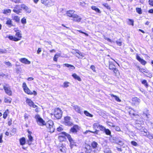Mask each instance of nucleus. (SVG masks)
Returning <instances> with one entry per match:
<instances>
[{
    "instance_id": "nucleus-50",
    "label": "nucleus",
    "mask_w": 153,
    "mask_h": 153,
    "mask_svg": "<svg viewBox=\"0 0 153 153\" xmlns=\"http://www.w3.org/2000/svg\"><path fill=\"white\" fill-rule=\"evenodd\" d=\"M22 87L23 88V89L27 87L26 85V84L25 82H24L23 83L22 85Z\"/></svg>"
},
{
    "instance_id": "nucleus-14",
    "label": "nucleus",
    "mask_w": 153,
    "mask_h": 153,
    "mask_svg": "<svg viewBox=\"0 0 153 153\" xmlns=\"http://www.w3.org/2000/svg\"><path fill=\"white\" fill-rule=\"evenodd\" d=\"M133 103L135 105H138L140 102V100L137 97H134L132 98Z\"/></svg>"
},
{
    "instance_id": "nucleus-13",
    "label": "nucleus",
    "mask_w": 153,
    "mask_h": 153,
    "mask_svg": "<svg viewBox=\"0 0 153 153\" xmlns=\"http://www.w3.org/2000/svg\"><path fill=\"white\" fill-rule=\"evenodd\" d=\"M19 60L22 63L25 64H30V61L25 58H21Z\"/></svg>"
},
{
    "instance_id": "nucleus-10",
    "label": "nucleus",
    "mask_w": 153,
    "mask_h": 153,
    "mask_svg": "<svg viewBox=\"0 0 153 153\" xmlns=\"http://www.w3.org/2000/svg\"><path fill=\"white\" fill-rule=\"evenodd\" d=\"M75 11L73 10H68L66 12L67 16L69 17L73 18L75 15L76 14L75 13Z\"/></svg>"
},
{
    "instance_id": "nucleus-12",
    "label": "nucleus",
    "mask_w": 153,
    "mask_h": 153,
    "mask_svg": "<svg viewBox=\"0 0 153 153\" xmlns=\"http://www.w3.org/2000/svg\"><path fill=\"white\" fill-rule=\"evenodd\" d=\"M116 141L117 143L121 146H123L124 145L125 142L123 139L120 138H117Z\"/></svg>"
},
{
    "instance_id": "nucleus-17",
    "label": "nucleus",
    "mask_w": 153,
    "mask_h": 153,
    "mask_svg": "<svg viewBox=\"0 0 153 153\" xmlns=\"http://www.w3.org/2000/svg\"><path fill=\"white\" fill-rule=\"evenodd\" d=\"M144 133H146V134H143V135L145 136H147V137L149 139L151 140L153 139V136L152 134H150L149 132H144Z\"/></svg>"
},
{
    "instance_id": "nucleus-2",
    "label": "nucleus",
    "mask_w": 153,
    "mask_h": 153,
    "mask_svg": "<svg viewBox=\"0 0 153 153\" xmlns=\"http://www.w3.org/2000/svg\"><path fill=\"white\" fill-rule=\"evenodd\" d=\"M13 30L16 33L15 35L17 38L13 36H10V40L15 41L20 40L22 37V34L20 33L21 31L19 30L18 28H14Z\"/></svg>"
},
{
    "instance_id": "nucleus-64",
    "label": "nucleus",
    "mask_w": 153,
    "mask_h": 153,
    "mask_svg": "<svg viewBox=\"0 0 153 153\" xmlns=\"http://www.w3.org/2000/svg\"><path fill=\"white\" fill-rule=\"evenodd\" d=\"M62 130V128L61 127H59L57 128V130L58 131H60Z\"/></svg>"
},
{
    "instance_id": "nucleus-3",
    "label": "nucleus",
    "mask_w": 153,
    "mask_h": 153,
    "mask_svg": "<svg viewBox=\"0 0 153 153\" xmlns=\"http://www.w3.org/2000/svg\"><path fill=\"white\" fill-rule=\"evenodd\" d=\"M54 116L57 119H60L62 116V112L59 108H56L54 109Z\"/></svg>"
},
{
    "instance_id": "nucleus-59",
    "label": "nucleus",
    "mask_w": 153,
    "mask_h": 153,
    "mask_svg": "<svg viewBox=\"0 0 153 153\" xmlns=\"http://www.w3.org/2000/svg\"><path fill=\"white\" fill-rule=\"evenodd\" d=\"M33 79V78L32 77H29L27 79L28 81H31Z\"/></svg>"
},
{
    "instance_id": "nucleus-60",
    "label": "nucleus",
    "mask_w": 153,
    "mask_h": 153,
    "mask_svg": "<svg viewBox=\"0 0 153 153\" xmlns=\"http://www.w3.org/2000/svg\"><path fill=\"white\" fill-rule=\"evenodd\" d=\"M2 135H1L0 136V143H2Z\"/></svg>"
},
{
    "instance_id": "nucleus-11",
    "label": "nucleus",
    "mask_w": 153,
    "mask_h": 153,
    "mask_svg": "<svg viewBox=\"0 0 153 153\" xmlns=\"http://www.w3.org/2000/svg\"><path fill=\"white\" fill-rule=\"evenodd\" d=\"M79 130V127L78 125H74L71 128L70 130V131L73 133H76Z\"/></svg>"
},
{
    "instance_id": "nucleus-20",
    "label": "nucleus",
    "mask_w": 153,
    "mask_h": 153,
    "mask_svg": "<svg viewBox=\"0 0 153 153\" xmlns=\"http://www.w3.org/2000/svg\"><path fill=\"white\" fill-rule=\"evenodd\" d=\"M109 68L110 69L113 70V69H114V68H115L116 66L113 64L112 62H109Z\"/></svg>"
},
{
    "instance_id": "nucleus-38",
    "label": "nucleus",
    "mask_w": 153,
    "mask_h": 153,
    "mask_svg": "<svg viewBox=\"0 0 153 153\" xmlns=\"http://www.w3.org/2000/svg\"><path fill=\"white\" fill-rule=\"evenodd\" d=\"M112 127L113 128H115V130L117 131H120V129L119 126L113 125Z\"/></svg>"
},
{
    "instance_id": "nucleus-54",
    "label": "nucleus",
    "mask_w": 153,
    "mask_h": 153,
    "mask_svg": "<svg viewBox=\"0 0 153 153\" xmlns=\"http://www.w3.org/2000/svg\"><path fill=\"white\" fill-rule=\"evenodd\" d=\"M116 42L118 45L121 46L122 45V42L119 41H116Z\"/></svg>"
},
{
    "instance_id": "nucleus-36",
    "label": "nucleus",
    "mask_w": 153,
    "mask_h": 153,
    "mask_svg": "<svg viewBox=\"0 0 153 153\" xmlns=\"http://www.w3.org/2000/svg\"><path fill=\"white\" fill-rule=\"evenodd\" d=\"M65 124L66 126H71L73 125V123L70 121L65 123Z\"/></svg>"
},
{
    "instance_id": "nucleus-33",
    "label": "nucleus",
    "mask_w": 153,
    "mask_h": 153,
    "mask_svg": "<svg viewBox=\"0 0 153 153\" xmlns=\"http://www.w3.org/2000/svg\"><path fill=\"white\" fill-rule=\"evenodd\" d=\"M4 89L6 92V93L7 94L10 93V90L8 89V88L6 86H4Z\"/></svg>"
},
{
    "instance_id": "nucleus-4",
    "label": "nucleus",
    "mask_w": 153,
    "mask_h": 153,
    "mask_svg": "<svg viewBox=\"0 0 153 153\" xmlns=\"http://www.w3.org/2000/svg\"><path fill=\"white\" fill-rule=\"evenodd\" d=\"M65 136H66L68 140L70 143V146L71 148L74 146H75V143L73 140L71 136L69 134L65 132L63 133Z\"/></svg>"
},
{
    "instance_id": "nucleus-21",
    "label": "nucleus",
    "mask_w": 153,
    "mask_h": 153,
    "mask_svg": "<svg viewBox=\"0 0 153 153\" xmlns=\"http://www.w3.org/2000/svg\"><path fill=\"white\" fill-rule=\"evenodd\" d=\"M64 65L65 66L69 68L70 69L74 70L75 68V67L73 65L68 64H65Z\"/></svg>"
},
{
    "instance_id": "nucleus-5",
    "label": "nucleus",
    "mask_w": 153,
    "mask_h": 153,
    "mask_svg": "<svg viewBox=\"0 0 153 153\" xmlns=\"http://www.w3.org/2000/svg\"><path fill=\"white\" fill-rule=\"evenodd\" d=\"M42 3L48 6H51L53 5V2L51 0H41Z\"/></svg>"
},
{
    "instance_id": "nucleus-7",
    "label": "nucleus",
    "mask_w": 153,
    "mask_h": 153,
    "mask_svg": "<svg viewBox=\"0 0 153 153\" xmlns=\"http://www.w3.org/2000/svg\"><path fill=\"white\" fill-rule=\"evenodd\" d=\"M21 7L27 13H30L31 12V10L24 4H22L21 5Z\"/></svg>"
},
{
    "instance_id": "nucleus-58",
    "label": "nucleus",
    "mask_w": 153,
    "mask_h": 153,
    "mask_svg": "<svg viewBox=\"0 0 153 153\" xmlns=\"http://www.w3.org/2000/svg\"><path fill=\"white\" fill-rule=\"evenodd\" d=\"M4 101L5 102H9V99H8L5 98L4 100Z\"/></svg>"
},
{
    "instance_id": "nucleus-34",
    "label": "nucleus",
    "mask_w": 153,
    "mask_h": 153,
    "mask_svg": "<svg viewBox=\"0 0 153 153\" xmlns=\"http://www.w3.org/2000/svg\"><path fill=\"white\" fill-rule=\"evenodd\" d=\"M100 125V124L98 123H94L93 125V128L94 129H95L96 128H98L99 127Z\"/></svg>"
},
{
    "instance_id": "nucleus-56",
    "label": "nucleus",
    "mask_w": 153,
    "mask_h": 153,
    "mask_svg": "<svg viewBox=\"0 0 153 153\" xmlns=\"http://www.w3.org/2000/svg\"><path fill=\"white\" fill-rule=\"evenodd\" d=\"M113 71L115 74H117L118 71V70L117 68H116L114 69H113Z\"/></svg>"
},
{
    "instance_id": "nucleus-16",
    "label": "nucleus",
    "mask_w": 153,
    "mask_h": 153,
    "mask_svg": "<svg viewBox=\"0 0 153 153\" xmlns=\"http://www.w3.org/2000/svg\"><path fill=\"white\" fill-rule=\"evenodd\" d=\"M28 139L27 143L29 145H30L33 140V137L30 134H28Z\"/></svg>"
},
{
    "instance_id": "nucleus-47",
    "label": "nucleus",
    "mask_w": 153,
    "mask_h": 153,
    "mask_svg": "<svg viewBox=\"0 0 153 153\" xmlns=\"http://www.w3.org/2000/svg\"><path fill=\"white\" fill-rule=\"evenodd\" d=\"M103 5L108 9L109 10L110 9V6H109L107 4H103Z\"/></svg>"
},
{
    "instance_id": "nucleus-8",
    "label": "nucleus",
    "mask_w": 153,
    "mask_h": 153,
    "mask_svg": "<svg viewBox=\"0 0 153 153\" xmlns=\"http://www.w3.org/2000/svg\"><path fill=\"white\" fill-rule=\"evenodd\" d=\"M76 52H74V54L78 57L79 58H82V57H84V55L83 53L80 52L79 50H75Z\"/></svg>"
},
{
    "instance_id": "nucleus-62",
    "label": "nucleus",
    "mask_w": 153,
    "mask_h": 153,
    "mask_svg": "<svg viewBox=\"0 0 153 153\" xmlns=\"http://www.w3.org/2000/svg\"><path fill=\"white\" fill-rule=\"evenodd\" d=\"M4 52H5L3 50L1 49H0V53H3Z\"/></svg>"
},
{
    "instance_id": "nucleus-61",
    "label": "nucleus",
    "mask_w": 153,
    "mask_h": 153,
    "mask_svg": "<svg viewBox=\"0 0 153 153\" xmlns=\"http://www.w3.org/2000/svg\"><path fill=\"white\" fill-rule=\"evenodd\" d=\"M12 1L16 3H19V0H12Z\"/></svg>"
},
{
    "instance_id": "nucleus-27",
    "label": "nucleus",
    "mask_w": 153,
    "mask_h": 153,
    "mask_svg": "<svg viewBox=\"0 0 153 153\" xmlns=\"http://www.w3.org/2000/svg\"><path fill=\"white\" fill-rule=\"evenodd\" d=\"M13 19L15 20L16 22H19L20 21L19 18L16 16H12Z\"/></svg>"
},
{
    "instance_id": "nucleus-46",
    "label": "nucleus",
    "mask_w": 153,
    "mask_h": 153,
    "mask_svg": "<svg viewBox=\"0 0 153 153\" xmlns=\"http://www.w3.org/2000/svg\"><path fill=\"white\" fill-rule=\"evenodd\" d=\"M21 22L23 24H25L26 23V19L25 18H23L21 20Z\"/></svg>"
},
{
    "instance_id": "nucleus-45",
    "label": "nucleus",
    "mask_w": 153,
    "mask_h": 153,
    "mask_svg": "<svg viewBox=\"0 0 153 153\" xmlns=\"http://www.w3.org/2000/svg\"><path fill=\"white\" fill-rule=\"evenodd\" d=\"M142 84H144L146 87H147L148 86V83L146 80H143L142 81Z\"/></svg>"
},
{
    "instance_id": "nucleus-25",
    "label": "nucleus",
    "mask_w": 153,
    "mask_h": 153,
    "mask_svg": "<svg viewBox=\"0 0 153 153\" xmlns=\"http://www.w3.org/2000/svg\"><path fill=\"white\" fill-rule=\"evenodd\" d=\"M18 6L16 5L15 7L14 8V9H13V11L17 14H18L20 13V11L19 10V9L18 8Z\"/></svg>"
},
{
    "instance_id": "nucleus-15",
    "label": "nucleus",
    "mask_w": 153,
    "mask_h": 153,
    "mask_svg": "<svg viewBox=\"0 0 153 153\" xmlns=\"http://www.w3.org/2000/svg\"><path fill=\"white\" fill-rule=\"evenodd\" d=\"M136 59H137L140 62L141 64L143 65H145L146 63V62L143 59H141L140 56L137 55L136 56Z\"/></svg>"
},
{
    "instance_id": "nucleus-43",
    "label": "nucleus",
    "mask_w": 153,
    "mask_h": 153,
    "mask_svg": "<svg viewBox=\"0 0 153 153\" xmlns=\"http://www.w3.org/2000/svg\"><path fill=\"white\" fill-rule=\"evenodd\" d=\"M16 129L15 128H13L11 131V133L10 134L11 135H13L15 134L16 133Z\"/></svg>"
},
{
    "instance_id": "nucleus-35",
    "label": "nucleus",
    "mask_w": 153,
    "mask_h": 153,
    "mask_svg": "<svg viewBox=\"0 0 153 153\" xmlns=\"http://www.w3.org/2000/svg\"><path fill=\"white\" fill-rule=\"evenodd\" d=\"M9 113V110H7L3 114V117L5 119L6 118L7 114Z\"/></svg>"
},
{
    "instance_id": "nucleus-40",
    "label": "nucleus",
    "mask_w": 153,
    "mask_h": 153,
    "mask_svg": "<svg viewBox=\"0 0 153 153\" xmlns=\"http://www.w3.org/2000/svg\"><path fill=\"white\" fill-rule=\"evenodd\" d=\"M70 117H66L65 118V123L70 121Z\"/></svg>"
},
{
    "instance_id": "nucleus-23",
    "label": "nucleus",
    "mask_w": 153,
    "mask_h": 153,
    "mask_svg": "<svg viewBox=\"0 0 153 153\" xmlns=\"http://www.w3.org/2000/svg\"><path fill=\"white\" fill-rule=\"evenodd\" d=\"M134 20L133 19H127V22L128 25L134 26Z\"/></svg>"
},
{
    "instance_id": "nucleus-30",
    "label": "nucleus",
    "mask_w": 153,
    "mask_h": 153,
    "mask_svg": "<svg viewBox=\"0 0 153 153\" xmlns=\"http://www.w3.org/2000/svg\"><path fill=\"white\" fill-rule=\"evenodd\" d=\"M91 145L93 149H95L96 147H97V146L98 145V144L97 143L94 141L92 143Z\"/></svg>"
},
{
    "instance_id": "nucleus-6",
    "label": "nucleus",
    "mask_w": 153,
    "mask_h": 153,
    "mask_svg": "<svg viewBox=\"0 0 153 153\" xmlns=\"http://www.w3.org/2000/svg\"><path fill=\"white\" fill-rule=\"evenodd\" d=\"M72 106L73 109L75 110L76 112L80 114L81 115L83 114V111L79 107L76 105H72Z\"/></svg>"
},
{
    "instance_id": "nucleus-41",
    "label": "nucleus",
    "mask_w": 153,
    "mask_h": 153,
    "mask_svg": "<svg viewBox=\"0 0 153 153\" xmlns=\"http://www.w3.org/2000/svg\"><path fill=\"white\" fill-rule=\"evenodd\" d=\"M99 128L100 131H104L106 128L104 126H102V125H100Z\"/></svg>"
},
{
    "instance_id": "nucleus-28",
    "label": "nucleus",
    "mask_w": 153,
    "mask_h": 153,
    "mask_svg": "<svg viewBox=\"0 0 153 153\" xmlns=\"http://www.w3.org/2000/svg\"><path fill=\"white\" fill-rule=\"evenodd\" d=\"M91 8L93 10H95L96 12L99 13H100V10L97 8L95 6H92L91 7Z\"/></svg>"
},
{
    "instance_id": "nucleus-53",
    "label": "nucleus",
    "mask_w": 153,
    "mask_h": 153,
    "mask_svg": "<svg viewBox=\"0 0 153 153\" xmlns=\"http://www.w3.org/2000/svg\"><path fill=\"white\" fill-rule=\"evenodd\" d=\"M149 3L150 5L153 6V0H149Z\"/></svg>"
},
{
    "instance_id": "nucleus-24",
    "label": "nucleus",
    "mask_w": 153,
    "mask_h": 153,
    "mask_svg": "<svg viewBox=\"0 0 153 153\" xmlns=\"http://www.w3.org/2000/svg\"><path fill=\"white\" fill-rule=\"evenodd\" d=\"M70 84L69 82H65L63 83V85H62V87L63 88H67L69 86Z\"/></svg>"
},
{
    "instance_id": "nucleus-52",
    "label": "nucleus",
    "mask_w": 153,
    "mask_h": 153,
    "mask_svg": "<svg viewBox=\"0 0 153 153\" xmlns=\"http://www.w3.org/2000/svg\"><path fill=\"white\" fill-rule=\"evenodd\" d=\"M143 116H145L147 118H149V114H148L145 113L144 112L143 114Z\"/></svg>"
},
{
    "instance_id": "nucleus-26",
    "label": "nucleus",
    "mask_w": 153,
    "mask_h": 153,
    "mask_svg": "<svg viewBox=\"0 0 153 153\" xmlns=\"http://www.w3.org/2000/svg\"><path fill=\"white\" fill-rule=\"evenodd\" d=\"M20 143L21 145H23L25 143V139L24 137H22L20 139Z\"/></svg>"
},
{
    "instance_id": "nucleus-39",
    "label": "nucleus",
    "mask_w": 153,
    "mask_h": 153,
    "mask_svg": "<svg viewBox=\"0 0 153 153\" xmlns=\"http://www.w3.org/2000/svg\"><path fill=\"white\" fill-rule=\"evenodd\" d=\"M136 11L139 14H142V11L141 9L140 8H136Z\"/></svg>"
},
{
    "instance_id": "nucleus-63",
    "label": "nucleus",
    "mask_w": 153,
    "mask_h": 153,
    "mask_svg": "<svg viewBox=\"0 0 153 153\" xmlns=\"http://www.w3.org/2000/svg\"><path fill=\"white\" fill-rule=\"evenodd\" d=\"M149 12L150 13H153V10L151 9L149 11Z\"/></svg>"
},
{
    "instance_id": "nucleus-51",
    "label": "nucleus",
    "mask_w": 153,
    "mask_h": 153,
    "mask_svg": "<svg viewBox=\"0 0 153 153\" xmlns=\"http://www.w3.org/2000/svg\"><path fill=\"white\" fill-rule=\"evenodd\" d=\"M90 68L94 71L95 72V67L93 65H91Z\"/></svg>"
},
{
    "instance_id": "nucleus-49",
    "label": "nucleus",
    "mask_w": 153,
    "mask_h": 153,
    "mask_svg": "<svg viewBox=\"0 0 153 153\" xmlns=\"http://www.w3.org/2000/svg\"><path fill=\"white\" fill-rule=\"evenodd\" d=\"M9 9L4 10V11L3 12V13L4 14H7L8 13H9Z\"/></svg>"
},
{
    "instance_id": "nucleus-18",
    "label": "nucleus",
    "mask_w": 153,
    "mask_h": 153,
    "mask_svg": "<svg viewBox=\"0 0 153 153\" xmlns=\"http://www.w3.org/2000/svg\"><path fill=\"white\" fill-rule=\"evenodd\" d=\"M72 76L75 79L79 81H81V79L76 74H73Z\"/></svg>"
},
{
    "instance_id": "nucleus-29",
    "label": "nucleus",
    "mask_w": 153,
    "mask_h": 153,
    "mask_svg": "<svg viewBox=\"0 0 153 153\" xmlns=\"http://www.w3.org/2000/svg\"><path fill=\"white\" fill-rule=\"evenodd\" d=\"M84 114L87 116H88L90 117H92L93 115L89 113L88 111H84Z\"/></svg>"
},
{
    "instance_id": "nucleus-57",
    "label": "nucleus",
    "mask_w": 153,
    "mask_h": 153,
    "mask_svg": "<svg viewBox=\"0 0 153 153\" xmlns=\"http://www.w3.org/2000/svg\"><path fill=\"white\" fill-rule=\"evenodd\" d=\"M41 51V49L40 48H38L37 51V53L38 54H39L40 53V52Z\"/></svg>"
},
{
    "instance_id": "nucleus-1",
    "label": "nucleus",
    "mask_w": 153,
    "mask_h": 153,
    "mask_svg": "<svg viewBox=\"0 0 153 153\" xmlns=\"http://www.w3.org/2000/svg\"><path fill=\"white\" fill-rule=\"evenodd\" d=\"M37 124L39 126L45 125L47 128L48 131L51 133H53L54 131L55 128L53 121L49 120L46 123L41 118L39 115H36L35 116Z\"/></svg>"
},
{
    "instance_id": "nucleus-9",
    "label": "nucleus",
    "mask_w": 153,
    "mask_h": 153,
    "mask_svg": "<svg viewBox=\"0 0 153 153\" xmlns=\"http://www.w3.org/2000/svg\"><path fill=\"white\" fill-rule=\"evenodd\" d=\"M82 18L76 14L75 15L72 20L74 22H79L81 21Z\"/></svg>"
},
{
    "instance_id": "nucleus-55",
    "label": "nucleus",
    "mask_w": 153,
    "mask_h": 153,
    "mask_svg": "<svg viewBox=\"0 0 153 153\" xmlns=\"http://www.w3.org/2000/svg\"><path fill=\"white\" fill-rule=\"evenodd\" d=\"M28 115L27 114H25V115H24V117H25V120H26L28 118Z\"/></svg>"
},
{
    "instance_id": "nucleus-19",
    "label": "nucleus",
    "mask_w": 153,
    "mask_h": 153,
    "mask_svg": "<svg viewBox=\"0 0 153 153\" xmlns=\"http://www.w3.org/2000/svg\"><path fill=\"white\" fill-rule=\"evenodd\" d=\"M26 102L30 106H31L34 103L30 99L28 98L27 99Z\"/></svg>"
},
{
    "instance_id": "nucleus-31",
    "label": "nucleus",
    "mask_w": 153,
    "mask_h": 153,
    "mask_svg": "<svg viewBox=\"0 0 153 153\" xmlns=\"http://www.w3.org/2000/svg\"><path fill=\"white\" fill-rule=\"evenodd\" d=\"M111 96L112 97H114L115 100L118 102H120L121 100L119 99V97H117L116 95H114L113 94H111Z\"/></svg>"
},
{
    "instance_id": "nucleus-48",
    "label": "nucleus",
    "mask_w": 153,
    "mask_h": 153,
    "mask_svg": "<svg viewBox=\"0 0 153 153\" xmlns=\"http://www.w3.org/2000/svg\"><path fill=\"white\" fill-rule=\"evenodd\" d=\"M139 71L140 72H141L142 73H143V72L147 73V72L146 71V70L143 69H142V68H140L139 69Z\"/></svg>"
},
{
    "instance_id": "nucleus-44",
    "label": "nucleus",
    "mask_w": 153,
    "mask_h": 153,
    "mask_svg": "<svg viewBox=\"0 0 153 153\" xmlns=\"http://www.w3.org/2000/svg\"><path fill=\"white\" fill-rule=\"evenodd\" d=\"M59 56V55L57 54H56L53 58V60L55 61H57V59Z\"/></svg>"
},
{
    "instance_id": "nucleus-32",
    "label": "nucleus",
    "mask_w": 153,
    "mask_h": 153,
    "mask_svg": "<svg viewBox=\"0 0 153 153\" xmlns=\"http://www.w3.org/2000/svg\"><path fill=\"white\" fill-rule=\"evenodd\" d=\"M104 132L107 135H109L110 136L111 135V132L108 129L106 128Z\"/></svg>"
},
{
    "instance_id": "nucleus-22",
    "label": "nucleus",
    "mask_w": 153,
    "mask_h": 153,
    "mask_svg": "<svg viewBox=\"0 0 153 153\" xmlns=\"http://www.w3.org/2000/svg\"><path fill=\"white\" fill-rule=\"evenodd\" d=\"M25 92L28 94H33V93L31 92L28 87L24 89Z\"/></svg>"
},
{
    "instance_id": "nucleus-37",
    "label": "nucleus",
    "mask_w": 153,
    "mask_h": 153,
    "mask_svg": "<svg viewBox=\"0 0 153 153\" xmlns=\"http://www.w3.org/2000/svg\"><path fill=\"white\" fill-rule=\"evenodd\" d=\"M137 129L139 130L141 132L143 131V134H146V133H144V132H146V131H144V128L143 127H142L141 128V127H139V128H137Z\"/></svg>"
},
{
    "instance_id": "nucleus-42",
    "label": "nucleus",
    "mask_w": 153,
    "mask_h": 153,
    "mask_svg": "<svg viewBox=\"0 0 153 153\" xmlns=\"http://www.w3.org/2000/svg\"><path fill=\"white\" fill-rule=\"evenodd\" d=\"M131 143L132 145L135 146H138V144L137 143L134 141H131Z\"/></svg>"
}]
</instances>
